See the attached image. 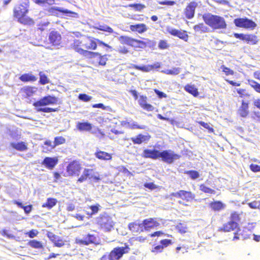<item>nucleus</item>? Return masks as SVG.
I'll return each mask as SVG.
<instances>
[{"label": "nucleus", "mask_w": 260, "mask_h": 260, "mask_svg": "<svg viewBox=\"0 0 260 260\" xmlns=\"http://www.w3.org/2000/svg\"><path fill=\"white\" fill-rule=\"evenodd\" d=\"M58 99L55 96L48 95L45 96L39 100L34 102L32 105L35 108L36 110L38 112L50 113L52 112H57L59 110L57 108H52L49 107H44L48 105H53L57 104Z\"/></svg>", "instance_id": "nucleus-1"}, {"label": "nucleus", "mask_w": 260, "mask_h": 260, "mask_svg": "<svg viewBox=\"0 0 260 260\" xmlns=\"http://www.w3.org/2000/svg\"><path fill=\"white\" fill-rule=\"evenodd\" d=\"M243 214L244 213L242 211H232L230 214L229 221L219 228V231L225 233L230 232L236 229H238L239 231V223L241 222Z\"/></svg>", "instance_id": "nucleus-2"}, {"label": "nucleus", "mask_w": 260, "mask_h": 260, "mask_svg": "<svg viewBox=\"0 0 260 260\" xmlns=\"http://www.w3.org/2000/svg\"><path fill=\"white\" fill-rule=\"evenodd\" d=\"M26 4L22 3L16 6L13 10V15L17 21L24 25H31L35 23L34 20L27 16L28 12Z\"/></svg>", "instance_id": "nucleus-3"}, {"label": "nucleus", "mask_w": 260, "mask_h": 260, "mask_svg": "<svg viewBox=\"0 0 260 260\" xmlns=\"http://www.w3.org/2000/svg\"><path fill=\"white\" fill-rule=\"evenodd\" d=\"M203 19L213 29H225L227 26L225 19L219 15L208 13L203 15Z\"/></svg>", "instance_id": "nucleus-4"}, {"label": "nucleus", "mask_w": 260, "mask_h": 260, "mask_svg": "<svg viewBox=\"0 0 260 260\" xmlns=\"http://www.w3.org/2000/svg\"><path fill=\"white\" fill-rule=\"evenodd\" d=\"M96 224L105 232H110L114 225L112 217L107 213L101 214L96 218Z\"/></svg>", "instance_id": "nucleus-5"}, {"label": "nucleus", "mask_w": 260, "mask_h": 260, "mask_svg": "<svg viewBox=\"0 0 260 260\" xmlns=\"http://www.w3.org/2000/svg\"><path fill=\"white\" fill-rule=\"evenodd\" d=\"M85 46L83 36L74 39L70 45V48L75 52L87 57L89 55L94 54L93 51H85Z\"/></svg>", "instance_id": "nucleus-6"}, {"label": "nucleus", "mask_w": 260, "mask_h": 260, "mask_svg": "<svg viewBox=\"0 0 260 260\" xmlns=\"http://www.w3.org/2000/svg\"><path fill=\"white\" fill-rule=\"evenodd\" d=\"M87 179L97 182L101 180V178L98 173L95 172L94 169L85 168L82 175L77 180V183H82Z\"/></svg>", "instance_id": "nucleus-7"}, {"label": "nucleus", "mask_w": 260, "mask_h": 260, "mask_svg": "<svg viewBox=\"0 0 260 260\" xmlns=\"http://www.w3.org/2000/svg\"><path fill=\"white\" fill-rule=\"evenodd\" d=\"M82 170V164L78 159L70 161L66 167V172L70 177H78Z\"/></svg>", "instance_id": "nucleus-8"}, {"label": "nucleus", "mask_w": 260, "mask_h": 260, "mask_svg": "<svg viewBox=\"0 0 260 260\" xmlns=\"http://www.w3.org/2000/svg\"><path fill=\"white\" fill-rule=\"evenodd\" d=\"M234 23L238 27L250 30L254 29L257 26L255 22L247 17L236 18L234 20Z\"/></svg>", "instance_id": "nucleus-9"}, {"label": "nucleus", "mask_w": 260, "mask_h": 260, "mask_svg": "<svg viewBox=\"0 0 260 260\" xmlns=\"http://www.w3.org/2000/svg\"><path fill=\"white\" fill-rule=\"evenodd\" d=\"M130 248L128 245L125 247H117L113 248L108 254L109 260H119L124 254L128 252Z\"/></svg>", "instance_id": "nucleus-10"}, {"label": "nucleus", "mask_w": 260, "mask_h": 260, "mask_svg": "<svg viewBox=\"0 0 260 260\" xmlns=\"http://www.w3.org/2000/svg\"><path fill=\"white\" fill-rule=\"evenodd\" d=\"M170 196L172 197L179 198L186 202H189L195 198V194L190 191L179 190L176 192H172Z\"/></svg>", "instance_id": "nucleus-11"}, {"label": "nucleus", "mask_w": 260, "mask_h": 260, "mask_svg": "<svg viewBox=\"0 0 260 260\" xmlns=\"http://www.w3.org/2000/svg\"><path fill=\"white\" fill-rule=\"evenodd\" d=\"M234 36L236 38L244 41L245 43L249 45H256L259 41L258 37L254 34L235 33Z\"/></svg>", "instance_id": "nucleus-12"}, {"label": "nucleus", "mask_w": 260, "mask_h": 260, "mask_svg": "<svg viewBox=\"0 0 260 260\" xmlns=\"http://www.w3.org/2000/svg\"><path fill=\"white\" fill-rule=\"evenodd\" d=\"M161 157L162 160L168 164H171L176 159L180 158V155L174 153L171 150H163L159 151V158Z\"/></svg>", "instance_id": "nucleus-13"}, {"label": "nucleus", "mask_w": 260, "mask_h": 260, "mask_svg": "<svg viewBox=\"0 0 260 260\" xmlns=\"http://www.w3.org/2000/svg\"><path fill=\"white\" fill-rule=\"evenodd\" d=\"M119 40L123 44H126L132 47H142L145 45V43L142 41L138 40L131 37L121 36L119 38Z\"/></svg>", "instance_id": "nucleus-14"}, {"label": "nucleus", "mask_w": 260, "mask_h": 260, "mask_svg": "<svg viewBox=\"0 0 260 260\" xmlns=\"http://www.w3.org/2000/svg\"><path fill=\"white\" fill-rule=\"evenodd\" d=\"M37 91V87L27 85L20 88L19 93L22 99H29L36 93Z\"/></svg>", "instance_id": "nucleus-15"}, {"label": "nucleus", "mask_w": 260, "mask_h": 260, "mask_svg": "<svg viewBox=\"0 0 260 260\" xmlns=\"http://www.w3.org/2000/svg\"><path fill=\"white\" fill-rule=\"evenodd\" d=\"M198 6L197 2L193 1L188 3L184 9V14L188 19H191L194 17L196 9Z\"/></svg>", "instance_id": "nucleus-16"}, {"label": "nucleus", "mask_w": 260, "mask_h": 260, "mask_svg": "<svg viewBox=\"0 0 260 260\" xmlns=\"http://www.w3.org/2000/svg\"><path fill=\"white\" fill-rule=\"evenodd\" d=\"M249 104L248 101L242 100L240 106L237 109V115L242 118H247L250 113Z\"/></svg>", "instance_id": "nucleus-17"}, {"label": "nucleus", "mask_w": 260, "mask_h": 260, "mask_svg": "<svg viewBox=\"0 0 260 260\" xmlns=\"http://www.w3.org/2000/svg\"><path fill=\"white\" fill-rule=\"evenodd\" d=\"M96 237L93 234H88L84 239L76 238L75 243L80 246H87L89 244H95Z\"/></svg>", "instance_id": "nucleus-18"}, {"label": "nucleus", "mask_w": 260, "mask_h": 260, "mask_svg": "<svg viewBox=\"0 0 260 260\" xmlns=\"http://www.w3.org/2000/svg\"><path fill=\"white\" fill-rule=\"evenodd\" d=\"M151 138L148 134L143 135L141 133L138 134L135 137L131 138V140L134 145H140L142 143H147Z\"/></svg>", "instance_id": "nucleus-19"}, {"label": "nucleus", "mask_w": 260, "mask_h": 260, "mask_svg": "<svg viewBox=\"0 0 260 260\" xmlns=\"http://www.w3.org/2000/svg\"><path fill=\"white\" fill-rule=\"evenodd\" d=\"M143 227L144 231H148L153 229L160 225L156 218H149L143 220Z\"/></svg>", "instance_id": "nucleus-20"}, {"label": "nucleus", "mask_w": 260, "mask_h": 260, "mask_svg": "<svg viewBox=\"0 0 260 260\" xmlns=\"http://www.w3.org/2000/svg\"><path fill=\"white\" fill-rule=\"evenodd\" d=\"M84 40L85 46V51L95 50L97 49L96 38L92 37L84 36Z\"/></svg>", "instance_id": "nucleus-21"}, {"label": "nucleus", "mask_w": 260, "mask_h": 260, "mask_svg": "<svg viewBox=\"0 0 260 260\" xmlns=\"http://www.w3.org/2000/svg\"><path fill=\"white\" fill-rule=\"evenodd\" d=\"M138 104L141 108L147 111H152L154 109V106L148 103V98L145 95H140L138 99Z\"/></svg>", "instance_id": "nucleus-22"}, {"label": "nucleus", "mask_w": 260, "mask_h": 260, "mask_svg": "<svg viewBox=\"0 0 260 260\" xmlns=\"http://www.w3.org/2000/svg\"><path fill=\"white\" fill-rule=\"evenodd\" d=\"M62 37L60 33L56 30L51 31L49 35L48 40L53 46L59 45L61 43Z\"/></svg>", "instance_id": "nucleus-23"}, {"label": "nucleus", "mask_w": 260, "mask_h": 260, "mask_svg": "<svg viewBox=\"0 0 260 260\" xmlns=\"http://www.w3.org/2000/svg\"><path fill=\"white\" fill-rule=\"evenodd\" d=\"M58 162V159L57 157H46L42 162V164L47 169L52 170Z\"/></svg>", "instance_id": "nucleus-24"}, {"label": "nucleus", "mask_w": 260, "mask_h": 260, "mask_svg": "<svg viewBox=\"0 0 260 260\" xmlns=\"http://www.w3.org/2000/svg\"><path fill=\"white\" fill-rule=\"evenodd\" d=\"M168 31V32L171 35L177 37L185 42H187L188 40L189 36L186 30L181 31L177 29L172 28L169 29Z\"/></svg>", "instance_id": "nucleus-25"}, {"label": "nucleus", "mask_w": 260, "mask_h": 260, "mask_svg": "<svg viewBox=\"0 0 260 260\" xmlns=\"http://www.w3.org/2000/svg\"><path fill=\"white\" fill-rule=\"evenodd\" d=\"M160 66V63L157 62L153 64L147 65L146 66H139L136 64H133L132 68L144 72H148L155 69L159 68Z\"/></svg>", "instance_id": "nucleus-26"}, {"label": "nucleus", "mask_w": 260, "mask_h": 260, "mask_svg": "<svg viewBox=\"0 0 260 260\" xmlns=\"http://www.w3.org/2000/svg\"><path fill=\"white\" fill-rule=\"evenodd\" d=\"M159 151L156 149H146L143 150L142 156L143 158L156 159L159 158Z\"/></svg>", "instance_id": "nucleus-27"}, {"label": "nucleus", "mask_w": 260, "mask_h": 260, "mask_svg": "<svg viewBox=\"0 0 260 260\" xmlns=\"http://www.w3.org/2000/svg\"><path fill=\"white\" fill-rule=\"evenodd\" d=\"M129 230L133 232L142 233L144 231L143 222L141 223L139 221H135L128 224Z\"/></svg>", "instance_id": "nucleus-28"}, {"label": "nucleus", "mask_w": 260, "mask_h": 260, "mask_svg": "<svg viewBox=\"0 0 260 260\" xmlns=\"http://www.w3.org/2000/svg\"><path fill=\"white\" fill-rule=\"evenodd\" d=\"M95 157L99 160L108 161L112 159V154L100 150H96L94 153Z\"/></svg>", "instance_id": "nucleus-29"}, {"label": "nucleus", "mask_w": 260, "mask_h": 260, "mask_svg": "<svg viewBox=\"0 0 260 260\" xmlns=\"http://www.w3.org/2000/svg\"><path fill=\"white\" fill-rule=\"evenodd\" d=\"M94 53L93 55H89L88 57L89 59L97 58L99 59L98 63L100 65L104 66L106 64L107 61L108 60L107 55H102L101 53L98 52H93Z\"/></svg>", "instance_id": "nucleus-30"}, {"label": "nucleus", "mask_w": 260, "mask_h": 260, "mask_svg": "<svg viewBox=\"0 0 260 260\" xmlns=\"http://www.w3.org/2000/svg\"><path fill=\"white\" fill-rule=\"evenodd\" d=\"M10 146L14 149L19 151H25L28 149V145L26 142L20 141L18 142H12Z\"/></svg>", "instance_id": "nucleus-31"}, {"label": "nucleus", "mask_w": 260, "mask_h": 260, "mask_svg": "<svg viewBox=\"0 0 260 260\" xmlns=\"http://www.w3.org/2000/svg\"><path fill=\"white\" fill-rule=\"evenodd\" d=\"M129 28L132 31L137 32L139 34H142L148 29L147 26L144 23L131 25Z\"/></svg>", "instance_id": "nucleus-32"}, {"label": "nucleus", "mask_w": 260, "mask_h": 260, "mask_svg": "<svg viewBox=\"0 0 260 260\" xmlns=\"http://www.w3.org/2000/svg\"><path fill=\"white\" fill-rule=\"evenodd\" d=\"M49 12L55 15H57L58 12H60L63 14H70L72 16H77V13L75 12H72L67 9H63L57 7H51L49 10Z\"/></svg>", "instance_id": "nucleus-33"}, {"label": "nucleus", "mask_w": 260, "mask_h": 260, "mask_svg": "<svg viewBox=\"0 0 260 260\" xmlns=\"http://www.w3.org/2000/svg\"><path fill=\"white\" fill-rule=\"evenodd\" d=\"M209 206L214 211H219L225 207V204L220 201L211 202L209 204Z\"/></svg>", "instance_id": "nucleus-34"}, {"label": "nucleus", "mask_w": 260, "mask_h": 260, "mask_svg": "<svg viewBox=\"0 0 260 260\" xmlns=\"http://www.w3.org/2000/svg\"><path fill=\"white\" fill-rule=\"evenodd\" d=\"M19 79L21 81L26 83L35 82L37 80V78L31 73H24L21 75L19 77Z\"/></svg>", "instance_id": "nucleus-35"}, {"label": "nucleus", "mask_w": 260, "mask_h": 260, "mask_svg": "<svg viewBox=\"0 0 260 260\" xmlns=\"http://www.w3.org/2000/svg\"><path fill=\"white\" fill-rule=\"evenodd\" d=\"M77 129L81 132L90 131L92 128V124L88 122H79L77 124Z\"/></svg>", "instance_id": "nucleus-36"}, {"label": "nucleus", "mask_w": 260, "mask_h": 260, "mask_svg": "<svg viewBox=\"0 0 260 260\" xmlns=\"http://www.w3.org/2000/svg\"><path fill=\"white\" fill-rule=\"evenodd\" d=\"M55 147L54 142L47 139L44 141V145L42 146L43 151L45 153H48Z\"/></svg>", "instance_id": "nucleus-37"}, {"label": "nucleus", "mask_w": 260, "mask_h": 260, "mask_svg": "<svg viewBox=\"0 0 260 260\" xmlns=\"http://www.w3.org/2000/svg\"><path fill=\"white\" fill-rule=\"evenodd\" d=\"M184 90L192 95L194 97H197L199 95V92L198 89L195 87L194 85L186 84L184 86Z\"/></svg>", "instance_id": "nucleus-38"}, {"label": "nucleus", "mask_w": 260, "mask_h": 260, "mask_svg": "<svg viewBox=\"0 0 260 260\" xmlns=\"http://www.w3.org/2000/svg\"><path fill=\"white\" fill-rule=\"evenodd\" d=\"M193 28L196 32L200 34L207 32L209 31V28L203 23H199L193 26Z\"/></svg>", "instance_id": "nucleus-39"}, {"label": "nucleus", "mask_w": 260, "mask_h": 260, "mask_svg": "<svg viewBox=\"0 0 260 260\" xmlns=\"http://www.w3.org/2000/svg\"><path fill=\"white\" fill-rule=\"evenodd\" d=\"M57 203V200L55 198H49L47 199L46 203L42 204V207L47 208L48 209H51L55 206Z\"/></svg>", "instance_id": "nucleus-40"}, {"label": "nucleus", "mask_w": 260, "mask_h": 260, "mask_svg": "<svg viewBox=\"0 0 260 260\" xmlns=\"http://www.w3.org/2000/svg\"><path fill=\"white\" fill-rule=\"evenodd\" d=\"M28 245L34 248L41 249L43 247L42 242L36 240H30Z\"/></svg>", "instance_id": "nucleus-41"}, {"label": "nucleus", "mask_w": 260, "mask_h": 260, "mask_svg": "<svg viewBox=\"0 0 260 260\" xmlns=\"http://www.w3.org/2000/svg\"><path fill=\"white\" fill-rule=\"evenodd\" d=\"M199 188L201 191H202V192H204L205 193H210V194H215V191L214 189L207 186L204 184H201V185H200Z\"/></svg>", "instance_id": "nucleus-42"}, {"label": "nucleus", "mask_w": 260, "mask_h": 260, "mask_svg": "<svg viewBox=\"0 0 260 260\" xmlns=\"http://www.w3.org/2000/svg\"><path fill=\"white\" fill-rule=\"evenodd\" d=\"M39 75L40 76V84L41 85H45L49 82V79H48L47 76L43 73V72H40Z\"/></svg>", "instance_id": "nucleus-43"}, {"label": "nucleus", "mask_w": 260, "mask_h": 260, "mask_svg": "<svg viewBox=\"0 0 260 260\" xmlns=\"http://www.w3.org/2000/svg\"><path fill=\"white\" fill-rule=\"evenodd\" d=\"M180 71V69L179 68H174L172 69L162 71V72L167 75H177Z\"/></svg>", "instance_id": "nucleus-44"}, {"label": "nucleus", "mask_w": 260, "mask_h": 260, "mask_svg": "<svg viewBox=\"0 0 260 260\" xmlns=\"http://www.w3.org/2000/svg\"><path fill=\"white\" fill-rule=\"evenodd\" d=\"M54 143L55 147L64 144L66 143V139L62 136H57L54 138Z\"/></svg>", "instance_id": "nucleus-45"}, {"label": "nucleus", "mask_w": 260, "mask_h": 260, "mask_svg": "<svg viewBox=\"0 0 260 260\" xmlns=\"http://www.w3.org/2000/svg\"><path fill=\"white\" fill-rule=\"evenodd\" d=\"M95 28L98 30L107 31L109 33L113 32V29L110 26L106 24L99 25Z\"/></svg>", "instance_id": "nucleus-46"}, {"label": "nucleus", "mask_w": 260, "mask_h": 260, "mask_svg": "<svg viewBox=\"0 0 260 260\" xmlns=\"http://www.w3.org/2000/svg\"><path fill=\"white\" fill-rule=\"evenodd\" d=\"M184 173L185 174L188 175L189 177L193 180L196 179L200 176L199 173L196 170L186 171Z\"/></svg>", "instance_id": "nucleus-47"}, {"label": "nucleus", "mask_w": 260, "mask_h": 260, "mask_svg": "<svg viewBox=\"0 0 260 260\" xmlns=\"http://www.w3.org/2000/svg\"><path fill=\"white\" fill-rule=\"evenodd\" d=\"M176 230L181 234H184L187 232V227L186 225L182 223H179L176 225Z\"/></svg>", "instance_id": "nucleus-48"}, {"label": "nucleus", "mask_w": 260, "mask_h": 260, "mask_svg": "<svg viewBox=\"0 0 260 260\" xmlns=\"http://www.w3.org/2000/svg\"><path fill=\"white\" fill-rule=\"evenodd\" d=\"M128 7L131 8H133L137 11H141L146 7L144 4L140 3L129 4L128 5Z\"/></svg>", "instance_id": "nucleus-49"}, {"label": "nucleus", "mask_w": 260, "mask_h": 260, "mask_svg": "<svg viewBox=\"0 0 260 260\" xmlns=\"http://www.w3.org/2000/svg\"><path fill=\"white\" fill-rule=\"evenodd\" d=\"M100 205L99 204H96L94 205H91L88 207V208L91 210V213L88 214L90 216L94 215L98 213L100 210Z\"/></svg>", "instance_id": "nucleus-50"}, {"label": "nucleus", "mask_w": 260, "mask_h": 260, "mask_svg": "<svg viewBox=\"0 0 260 260\" xmlns=\"http://www.w3.org/2000/svg\"><path fill=\"white\" fill-rule=\"evenodd\" d=\"M249 84L254 90L260 93V84L254 80H251L249 81Z\"/></svg>", "instance_id": "nucleus-51"}, {"label": "nucleus", "mask_w": 260, "mask_h": 260, "mask_svg": "<svg viewBox=\"0 0 260 260\" xmlns=\"http://www.w3.org/2000/svg\"><path fill=\"white\" fill-rule=\"evenodd\" d=\"M221 69H222V71L226 76H233L234 74V71L233 70L225 67L224 65H222L221 66Z\"/></svg>", "instance_id": "nucleus-52"}, {"label": "nucleus", "mask_w": 260, "mask_h": 260, "mask_svg": "<svg viewBox=\"0 0 260 260\" xmlns=\"http://www.w3.org/2000/svg\"><path fill=\"white\" fill-rule=\"evenodd\" d=\"M248 206L253 209H258L260 211V201H253L248 203Z\"/></svg>", "instance_id": "nucleus-53"}, {"label": "nucleus", "mask_w": 260, "mask_h": 260, "mask_svg": "<svg viewBox=\"0 0 260 260\" xmlns=\"http://www.w3.org/2000/svg\"><path fill=\"white\" fill-rule=\"evenodd\" d=\"M198 123L203 126L205 128L208 129L209 133H213L214 132V128L211 127L208 123L200 121L198 122Z\"/></svg>", "instance_id": "nucleus-54"}, {"label": "nucleus", "mask_w": 260, "mask_h": 260, "mask_svg": "<svg viewBox=\"0 0 260 260\" xmlns=\"http://www.w3.org/2000/svg\"><path fill=\"white\" fill-rule=\"evenodd\" d=\"M78 99L83 102H88L91 100L92 97L85 93H80L78 95Z\"/></svg>", "instance_id": "nucleus-55"}, {"label": "nucleus", "mask_w": 260, "mask_h": 260, "mask_svg": "<svg viewBox=\"0 0 260 260\" xmlns=\"http://www.w3.org/2000/svg\"><path fill=\"white\" fill-rule=\"evenodd\" d=\"M65 245L64 241L63 239L60 237H58L57 239H56V241H55V243L54 246L55 247H61Z\"/></svg>", "instance_id": "nucleus-56"}, {"label": "nucleus", "mask_w": 260, "mask_h": 260, "mask_svg": "<svg viewBox=\"0 0 260 260\" xmlns=\"http://www.w3.org/2000/svg\"><path fill=\"white\" fill-rule=\"evenodd\" d=\"M47 236L49 239L53 243V245L54 244L56 239H57L58 237L51 232H48L47 234Z\"/></svg>", "instance_id": "nucleus-57"}, {"label": "nucleus", "mask_w": 260, "mask_h": 260, "mask_svg": "<svg viewBox=\"0 0 260 260\" xmlns=\"http://www.w3.org/2000/svg\"><path fill=\"white\" fill-rule=\"evenodd\" d=\"M236 91L239 94V97L240 98H244L249 96V94L246 92L245 89L238 88L236 89Z\"/></svg>", "instance_id": "nucleus-58"}, {"label": "nucleus", "mask_w": 260, "mask_h": 260, "mask_svg": "<svg viewBox=\"0 0 260 260\" xmlns=\"http://www.w3.org/2000/svg\"><path fill=\"white\" fill-rule=\"evenodd\" d=\"M158 47L160 49H165L169 47V45L166 41L160 40L158 43Z\"/></svg>", "instance_id": "nucleus-59"}, {"label": "nucleus", "mask_w": 260, "mask_h": 260, "mask_svg": "<svg viewBox=\"0 0 260 260\" xmlns=\"http://www.w3.org/2000/svg\"><path fill=\"white\" fill-rule=\"evenodd\" d=\"M188 249H189V247L187 246H186L184 245H179L176 248V252L177 253H178L179 252V251L181 249H183V250H184V251L183 252V253H184V252H187Z\"/></svg>", "instance_id": "nucleus-60"}, {"label": "nucleus", "mask_w": 260, "mask_h": 260, "mask_svg": "<svg viewBox=\"0 0 260 260\" xmlns=\"http://www.w3.org/2000/svg\"><path fill=\"white\" fill-rule=\"evenodd\" d=\"M250 169L251 171L253 172H260V166L254 164H251L249 166Z\"/></svg>", "instance_id": "nucleus-61"}, {"label": "nucleus", "mask_w": 260, "mask_h": 260, "mask_svg": "<svg viewBox=\"0 0 260 260\" xmlns=\"http://www.w3.org/2000/svg\"><path fill=\"white\" fill-rule=\"evenodd\" d=\"M160 243L162 246H163V248L166 247L172 244L173 242L170 239H164L161 240L160 241Z\"/></svg>", "instance_id": "nucleus-62"}, {"label": "nucleus", "mask_w": 260, "mask_h": 260, "mask_svg": "<svg viewBox=\"0 0 260 260\" xmlns=\"http://www.w3.org/2000/svg\"><path fill=\"white\" fill-rule=\"evenodd\" d=\"M129 128L144 129L145 128V126L143 125H139L137 123H134L131 124V126H129Z\"/></svg>", "instance_id": "nucleus-63"}, {"label": "nucleus", "mask_w": 260, "mask_h": 260, "mask_svg": "<svg viewBox=\"0 0 260 260\" xmlns=\"http://www.w3.org/2000/svg\"><path fill=\"white\" fill-rule=\"evenodd\" d=\"M145 187L153 190L157 188V186L153 182L146 183L144 184Z\"/></svg>", "instance_id": "nucleus-64"}]
</instances>
